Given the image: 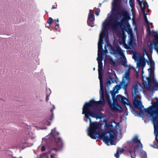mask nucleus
<instances>
[{"instance_id":"nucleus-40","label":"nucleus","mask_w":158,"mask_h":158,"mask_svg":"<svg viewBox=\"0 0 158 158\" xmlns=\"http://www.w3.org/2000/svg\"><path fill=\"white\" fill-rule=\"evenodd\" d=\"M94 15V10H89V14L88 15Z\"/></svg>"},{"instance_id":"nucleus-2","label":"nucleus","mask_w":158,"mask_h":158,"mask_svg":"<svg viewBox=\"0 0 158 158\" xmlns=\"http://www.w3.org/2000/svg\"><path fill=\"white\" fill-rule=\"evenodd\" d=\"M100 129H97L94 133H92L90 135V137L92 139H96L99 138L100 139H102L103 142L105 143H110L111 144H113L114 139L115 138V133L111 128L110 127H108V125L106 126V131L105 132H101Z\"/></svg>"},{"instance_id":"nucleus-6","label":"nucleus","mask_w":158,"mask_h":158,"mask_svg":"<svg viewBox=\"0 0 158 158\" xmlns=\"http://www.w3.org/2000/svg\"><path fill=\"white\" fill-rule=\"evenodd\" d=\"M144 110L152 117V122L153 125H158V106L152 108H145Z\"/></svg>"},{"instance_id":"nucleus-34","label":"nucleus","mask_w":158,"mask_h":158,"mask_svg":"<svg viewBox=\"0 0 158 158\" xmlns=\"http://www.w3.org/2000/svg\"><path fill=\"white\" fill-rule=\"evenodd\" d=\"M153 44L152 43H151L150 44L149 47L150 50V51L151 52H152L153 47Z\"/></svg>"},{"instance_id":"nucleus-44","label":"nucleus","mask_w":158,"mask_h":158,"mask_svg":"<svg viewBox=\"0 0 158 158\" xmlns=\"http://www.w3.org/2000/svg\"><path fill=\"white\" fill-rule=\"evenodd\" d=\"M134 0H129V3L131 7H132L133 4V2Z\"/></svg>"},{"instance_id":"nucleus-58","label":"nucleus","mask_w":158,"mask_h":158,"mask_svg":"<svg viewBox=\"0 0 158 158\" xmlns=\"http://www.w3.org/2000/svg\"><path fill=\"white\" fill-rule=\"evenodd\" d=\"M97 12L100 13V10L99 8H97L96 9Z\"/></svg>"},{"instance_id":"nucleus-10","label":"nucleus","mask_w":158,"mask_h":158,"mask_svg":"<svg viewBox=\"0 0 158 158\" xmlns=\"http://www.w3.org/2000/svg\"><path fill=\"white\" fill-rule=\"evenodd\" d=\"M55 140L56 143V145L59 149H61L63 146V141L60 138L55 137Z\"/></svg>"},{"instance_id":"nucleus-57","label":"nucleus","mask_w":158,"mask_h":158,"mask_svg":"<svg viewBox=\"0 0 158 158\" xmlns=\"http://www.w3.org/2000/svg\"><path fill=\"white\" fill-rule=\"evenodd\" d=\"M147 14H144V19H147Z\"/></svg>"},{"instance_id":"nucleus-13","label":"nucleus","mask_w":158,"mask_h":158,"mask_svg":"<svg viewBox=\"0 0 158 158\" xmlns=\"http://www.w3.org/2000/svg\"><path fill=\"white\" fill-rule=\"evenodd\" d=\"M150 62V66L151 68L149 69H148V70L149 71V70H150V77H147V80L148 82V83H149L150 82H151V79L150 78V76H151V73L153 71V69L152 68L154 67V64H155V63L154 61L152 60H149Z\"/></svg>"},{"instance_id":"nucleus-50","label":"nucleus","mask_w":158,"mask_h":158,"mask_svg":"<svg viewBox=\"0 0 158 158\" xmlns=\"http://www.w3.org/2000/svg\"><path fill=\"white\" fill-rule=\"evenodd\" d=\"M57 5L56 4V5H55V6L53 5L51 8V9L52 10L53 9L57 8Z\"/></svg>"},{"instance_id":"nucleus-12","label":"nucleus","mask_w":158,"mask_h":158,"mask_svg":"<svg viewBox=\"0 0 158 158\" xmlns=\"http://www.w3.org/2000/svg\"><path fill=\"white\" fill-rule=\"evenodd\" d=\"M146 64L145 59L144 57L139 58L138 62L137 63V67L143 68Z\"/></svg>"},{"instance_id":"nucleus-52","label":"nucleus","mask_w":158,"mask_h":158,"mask_svg":"<svg viewBox=\"0 0 158 158\" xmlns=\"http://www.w3.org/2000/svg\"><path fill=\"white\" fill-rule=\"evenodd\" d=\"M121 0H115V4L116 5L120 2Z\"/></svg>"},{"instance_id":"nucleus-59","label":"nucleus","mask_w":158,"mask_h":158,"mask_svg":"<svg viewBox=\"0 0 158 158\" xmlns=\"http://www.w3.org/2000/svg\"><path fill=\"white\" fill-rule=\"evenodd\" d=\"M135 112L136 113L139 115H140V113L138 111H135Z\"/></svg>"},{"instance_id":"nucleus-18","label":"nucleus","mask_w":158,"mask_h":158,"mask_svg":"<svg viewBox=\"0 0 158 158\" xmlns=\"http://www.w3.org/2000/svg\"><path fill=\"white\" fill-rule=\"evenodd\" d=\"M130 71L128 69L126 71L124 75V78H125L126 80L129 81H130Z\"/></svg>"},{"instance_id":"nucleus-26","label":"nucleus","mask_w":158,"mask_h":158,"mask_svg":"<svg viewBox=\"0 0 158 158\" xmlns=\"http://www.w3.org/2000/svg\"><path fill=\"white\" fill-rule=\"evenodd\" d=\"M98 76H99V79L100 80V83H102V80H103V76L102 73H100V71L99 70L98 72Z\"/></svg>"},{"instance_id":"nucleus-45","label":"nucleus","mask_w":158,"mask_h":158,"mask_svg":"<svg viewBox=\"0 0 158 158\" xmlns=\"http://www.w3.org/2000/svg\"><path fill=\"white\" fill-rule=\"evenodd\" d=\"M104 48H105V50L104 51L102 50V54H103V53L104 52V53H108V50L106 49V44L105 45Z\"/></svg>"},{"instance_id":"nucleus-3","label":"nucleus","mask_w":158,"mask_h":158,"mask_svg":"<svg viewBox=\"0 0 158 158\" xmlns=\"http://www.w3.org/2000/svg\"><path fill=\"white\" fill-rule=\"evenodd\" d=\"M127 85L126 81L123 80L121 83L120 85H116L113 87V90L111 91L110 94L111 95L112 99L113 100V103L112 105H111L110 108L111 110H119L118 108L119 107L120 109H122L121 107L118 105L117 102V100L115 97L116 94L118 93V90L121 88V86H122V88L123 89L125 90V91H126V87Z\"/></svg>"},{"instance_id":"nucleus-8","label":"nucleus","mask_w":158,"mask_h":158,"mask_svg":"<svg viewBox=\"0 0 158 158\" xmlns=\"http://www.w3.org/2000/svg\"><path fill=\"white\" fill-rule=\"evenodd\" d=\"M154 131V133L155 135L156 146H153L154 148H158V125H153Z\"/></svg>"},{"instance_id":"nucleus-48","label":"nucleus","mask_w":158,"mask_h":158,"mask_svg":"<svg viewBox=\"0 0 158 158\" xmlns=\"http://www.w3.org/2000/svg\"><path fill=\"white\" fill-rule=\"evenodd\" d=\"M56 25L55 26V28L56 30L59 27V24L58 23H56Z\"/></svg>"},{"instance_id":"nucleus-37","label":"nucleus","mask_w":158,"mask_h":158,"mask_svg":"<svg viewBox=\"0 0 158 158\" xmlns=\"http://www.w3.org/2000/svg\"><path fill=\"white\" fill-rule=\"evenodd\" d=\"M103 38L100 37L99 41L98 44H103Z\"/></svg>"},{"instance_id":"nucleus-47","label":"nucleus","mask_w":158,"mask_h":158,"mask_svg":"<svg viewBox=\"0 0 158 158\" xmlns=\"http://www.w3.org/2000/svg\"><path fill=\"white\" fill-rule=\"evenodd\" d=\"M55 131V129H54L52 130L50 133L52 134L53 136H54L55 134L54 132Z\"/></svg>"},{"instance_id":"nucleus-27","label":"nucleus","mask_w":158,"mask_h":158,"mask_svg":"<svg viewBox=\"0 0 158 158\" xmlns=\"http://www.w3.org/2000/svg\"><path fill=\"white\" fill-rule=\"evenodd\" d=\"M147 32L148 33L149 35H152V31H151L149 25H147Z\"/></svg>"},{"instance_id":"nucleus-49","label":"nucleus","mask_w":158,"mask_h":158,"mask_svg":"<svg viewBox=\"0 0 158 158\" xmlns=\"http://www.w3.org/2000/svg\"><path fill=\"white\" fill-rule=\"evenodd\" d=\"M145 22L147 24V25H149L150 22L148 21V19H144Z\"/></svg>"},{"instance_id":"nucleus-4","label":"nucleus","mask_w":158,"mask_h":158,"mask_svg":"<svg viewBox=\"0 0 158 158\" xmlns=\"http://www.w3.org/2000/svg\"><path fill=\"white\" fill-rule=\"evenodd\" d=\"M121 14L123 16V18L121 19V21L119 22L117 19H114L112 24V27L114 30H115L117 26H119L123 30L127 31V29L126 28L123 23L126 25L127 27H130V26L128 21L131 19V18L129 14L127 11H122Z\"/></svg>"},{"instance_id":"nucleus-56","label":"nucleus","mask_w":158,"mask_h":158,"mask_svg":"<svg viewBox=\"0 0 158 158\" xmlns=\"http://www.w3.org/2000/svg\"><path fill=\"white\" fill-rule=\"evenodd\" d=\"M46 124L47 125H50V124H51V123L49 121H47L46 122Z\"/></svg>"},{"instance_id":"nucleus-43","label":"nucleus","mask_w":158,"mask_h":158,"mask_svg":"<svg viewBox=\"0 0 158 158\" xmlns=\"http://www.w3.org/2000/svg\"><path fill=\"white\" fill-rule=\"evenodd\" d=\"M91 22L90 21H87L88 24L89 26H90L91 27H93L94 26L93 23H91Z\"/></svg>"},{"instance_id":"nucleus-1","label":"nucleus","mask_w":158,"mask_h":158,"mask_svg":"<svg viewBox=\"0 0 158 158\" xmlns=\"http://www.w3.org/2000/svg\"><path fill=\"white\" fill-rule=\"evenodd\" d=\"M102 103L103 102L101 100L99 101H96L92 99L89 102H86L83 106L82 114H85V117L89 119L90 123L89 127L88 129V134L89 136L92 133H94L97 129L101 128V124L97 122H92L89 116L97 119L101 118L102 115L94 112L93 109H94L98 105Z\"/></svg>"},{"instance_id":"nucleus-21","label":"nucleus","mask_w":158,"mask_h":158,"mask_svg":"<svg viewBox=\"0 0 158 158\" xmlns=\"http://www.w3.org/2000/svg\"><path fill=\"white\" fill-rule=\"evenodd\" d=\"M140 158H147L146 152L144 151L140 152Z\"/></svg>"},{"instance_id":"nucleus-60","label":"nucleus","mask_w":158,"mask_h":158,"mask_svg":"<svg viewBox=\"0 0 158 158\" xmlns=\"http://www.w3.org/2000/svg\"><path fill=\"white\" fill-rule=\"evenodd\" d=\"M54 20V21H56V23H58L59 20H58V19H56Z\"/></svg>"},{"instance_id":"nucleus-11","label":"nucleus","mask_w":158,"mask_h":158,"mask_svg":"<svg viewBox=\"0 0 158 158\" xmlns=\"http://www.w3.org/2000/svg\"><path fill=\"white\" fill-rule=\"evenodd\" d=\"M118 98L121 102L124 105H127V106H129L130 107H132V106L129 102L127 103L126 101H128V99L125 97L119 95H118Z\"/></svg>"},{"instance_id":"nucleus-23","label":"nucleus","mask_w":158,"mask_h":158,"mask_svg":"<svg viewBox=\"0 0 158 158\" xmlns=\"http://www.w3.org/2000/svg\"><path fill=\"white\" fill-rule=\"evenodd\" d=\"M153 42L154 47H156L157 46V45L158 44V37L155 38L153 41Z\"/></svg>"},{"instance_id":"nucleus-46","label":"nucleus","mask_w":158,"mask_h":158,"mask_svg":"<svg viewBox=\"0 0 158 158\" xmlns=\"http://www.w3.org/2000/svg\"><path fill=\"white\" fill-rule=\"evenodd\" d=\"M45 147L44 145H43L41 147V150L42 152L45 151Z\"/></svg>"},{"instance_id":"nucleus-42","label":"nucleus","mask_w":158,"mask_h":158,"mask_svg":"<svg viewBox=\"0 0 158 158\" xmlns=\"http://www.w3.org/2000/svg\"><path fill=\"white\" fill-rule=\"evenodd\" d=\"M48 153H44L40 155V158H42L43 157L46 156H47Z\"/></svg>"},{"instance_id":"nucleus-22","label":"nucleus","mask_w":158,"mask_h":158,"mask_svg":"<svg viewBox=\"0 0 158 158\" xmlns=\"http://www.w3.org/2000/svg\"><path fill=\"white\" fill-rule=\"evenodd\" d=\"M106 59L108 60L111 61L114 66H116L115 62L114 60H113L112 58L110 56L106 55Z\"/></svg>"},{"instance_id":"nucleus-28","label":"nucleus","mask_w":158,"mask_h":158,"mask_svg":"<svg viewBox=\"0 0 158 158\" xmlns=\"http://www.w3.org/2000/svg\"><path fill=\"white\" fill-rule=\"evenodd\" d=\"M102 62L100 61L98 63V70L100 71V70H102Z\"/></svg>"},{"instance_id":"nucleus-38","label":"nucleus","mask_w":158,"mask_h":158,"mask_svg":"<svg viewBox=\"0 0 158 158\" xmlns=\"http://www.w3.org/2000/svg\"><path fill=\"white\" fill-rule=\"evenodd\" d=\"M114 156L116 158H119V152L118 150H117V151L116 153L115 154Z\"/></svg>"},{"instance_id":"nucleus-32","label":"nucleus","mask_w":158,"mask_h":158,"mask_svg":"<svg viewBox=\"0 0 158 158\" xmlns=\"http://www.w3.org/2000/svg\"><path fill=\"white\" fill-rule=\"evenodd\" d=\"M112 79L111 78H109V79H107V81L106 83V86H107L108 84L110 85V84L111 83V81H112Z\"/></svg>"},{"instance_id":"nucleus-9","label":"nucleus","mask_w":158,"mask_h":158,"mask_svg":"<svg viewBox=\"0 0 158 158\" xmlns=\"http://www.w3.org/2000/svg\"><path fill=\"white\" fill-rule=\"evenodd\" d=\"M133 143H139L141 145V148H142V145L140 142V141L138 139V137L137 135H135L133 138L129 142V145L131 147H132L133 146Z\"/></svg>"},{"instance_id":"nucleus-15","label":"nucleus","mask_w":158,"mask_h":158,"mask_svg":"<svg viewBox=\"0 0 158 158\" xmlns=\"http://www.w3.org/2000/svg\"><path fill=\"white\" fill-rule=\"evenodd\" d=\"M135 40L134 36L133 35H131L130 37V40L128 42V44L130 47H132L133 45H135V44H136L135 43H134V41Z\"/></svg>"},{"instance_id":"nucleus-30","label":"nucleus","mask_w":158,"mask_h":158,"mask_svg":"<svg viewBox=\"0 0 158 158\" xmlns=\"http://www.w3.org/2000/svg\"><path fill=\"white\" fill-rule=\"evenodd\" d=\"M46 91L48 92V94H46V102H47L49 100L48 97H49L50 94H51V91L50 89H49L48 90H47Z\"/></svg>"},{"instance_id":"nucleus-41","label":"nucleus","mask_w":158,"mask_h":158,"mask_svg":"<svg viewBox=\"0 0 158 158\" xmlns=\"http://www.w3.org/2000/svg\"><path fill=\"white\" fill-rule=\"evenodd\" d=\"M141 8V10L142 11V12L143 13V15L144 14H146V13L145 12V8L143 7H142V6H140Z\"/></svg>"},{"instance_id":"nucleus-39","label":"nucleus","mask_w":158,"mask_h":158,"mask_svg":"<svg viewBox=\"0 0 158 158\" xmlns=\"http://www.w3.org/2000/svg\"><path fill=\"white\" fill-rule=\"evenodd\" d=\"M128 27V31L127 30V32L128 34H130V33H132V31L131 28H130V27Z\"/></svg>"},{"instance_id":"nucleus-63","label":"nucleus","mask_w":158,"mask_h":158,"mask_svg":"<svg viewBox=\"0 0 158 158\" xmlns=\"http://www.w3.org/2000/svg\"><path fill=\"white\" fill-rule=\"evenodd\" d=\"M106 98L107 99H110V97L109 96H106Z\"/></svg>"},{"instance_id":"nucleus-55","label":"nucleus","mask_w":158,"mask_h":158,"mask_svg":"<svg viewBox=\"0 0 158 158\" xmlns=\"http://www.w3.org/2000/svg\"><path fill=\"white\" fill-rule=\"evenodd\" d=\"M108 127H111V128L112 129V128H113V126L112 125V124H108Z\"/></svg>"},{"instance_id":"nucleus-53","label":"nucleus","mask_w":158,"mask_h":158,"mask_svg":"<svg viewBox=\"0 0 158 158\" xmlns=\"http://www.w3.org/2000/svg\"><path fill=\"white\" fill-rule=\"evenodd\" d=\"M139 2V4L140 6H142V2L140 0H136Z\"/></svg>"},{"instance_id":"nucleus-62","label":"nucleus","mask_w":158,"mask_h":158,"mask_svg":"<svg viewBox=\"0 0 158 158\" xmlns=\"http://www.w3.org/2000/svg\"><path fill=\"white\" fill-rule=\"evenodd\" d=\"M129 153L130 154V155H131H131H132V154H131V151L130 150H129Z\"/></svg>"},{"instance_id":"nucleus-25","label":"nucleus","mask_w":158,"mask_h":158,"mask_svg":"<svg viewBox=\"0 0 158 158\" xmlns=\"http://www.w3.org/2000/svg\"><path fill=\"white\" fill-rule=\"evenodd\" d=\"M140 146L141 147V145H140V144L138 143L134 147V149L135 152H137L138 151Z\"/></svg>"},{"instance_id":"nucleus-61","label":"nucleus","mask_w":158,"mask_h":158,"mask_svg":"<svg viewBox=\"0 0 158 158\" xmlns=\"http://www.w3.org/2000/svg\"><path fill=\"white\" fill-rule=\"evenodd\" d=\"M99 13H99V12H96V13H95V15L97 16H98L99 15Z\"/></svg>"},{"instance_id":"nucleus-14","label":"nucleus","mask_w":158,"mask_h":158,"mask_svg":"<svg viewBox=\"0 0 158 158\" xmlns=\"http://www.w3.org/2000/svg\"><path fill=\"white\" fill-rule=\"evenodd\" d=\"M100 90L102 92V94L101 98H100V100H101V101H102L103 103L104 102V101H105V99L104 98V94L103 90V87L102 85V83H100Z\"/></svg>"},{"instance_id":"nucleus-7","label":"nucleus","mask_w":158,"mask_h":158,"mask_svg":"<svg viewBox=\"0 0 158 158\" xmlns=\"http://www.w3.org/2000/svg\"><path fill=\"white\" fill-rule=\"evenodd\" d=\"M110 49L111 52L113 54L121 55L122 53V50L119 46L111 47Z\"/></svg>"},{"instance_id":"nucleus-64","label":"nucleus","mask_w":158,"mask_h":158,"mask_svg":"<svg viewBox=\"0 0 158 158\" xmlns=\"http://www.w3.org/2000/svg\"><path fill=\"white\" fill-rule=\"evenodd\" d=\"M131 158H134V157H133L132 156V155H131Z\"/></svg>"},{"instance_id":"nucleus-19","label":"nucleus","mask_w":158,"mask_h":158,"mask_svg":"<svg viewBox=\"0 0 158 158\" xmlns=\"http://www.w3.org/2000/svg\"><path fill=\"white\" fill-rule=\"evenodd\" d=\"M155 99L156 100V101L154 102H152L151 104H152V105L151 106L148 108H152L158 106V98H155Z\"/></svg>"},{"instance_id":"nucleus-29","label":"nucleus","mask_w":158,"mask_h":158,"mask_svg":"<svg viewBox=\"0 0 158 158\" xmlns=\"http://www.w3.org/2000/svg\"><path fill=\"white\" fill-rule=\"evenodd\" d=\"M54 22V20L51 17H49L47 20V23L50 25H51Z\"/></svg>"},{"instance_id":"nucleus-24","label":"nucleus","mask_w":158,"mask_h":158,"mask_svg":"<svg viewBox=\"0 0 158 158\" xmlns=\"http://www.w3.org/2000/svg\"><path fill=\"white\" fill-rule=\"evenodd\" d=\"M94 15H88V19L90 22H92L94 20Z\"/></svg>"},{"instance_id":"nucleus-16","label":"nucleus","mask_w":158,"mask_h":158,"mask_svg":"<svg viewBox=\"0 0 158 158\" xmlns=\"http://www.w3.org/2000/svg\"><path fill=\"white\" fill-rule=\"evenodd\" d=\"M108 25V24L107 23H106L104 25L103 27L102 30V31L100 35V37H102V38H103L106 35V33L105 32V30L107 29H106V27Z\"/></svg>"},{"instance_id":"nucleus-33","label":"nucleus","mask_w":158,"mask_h":158,"mask_svg":"<svg viewBox=\"0 0 158 158\" xmlns=\"http://www.w3.org/2000/svg\"><path fill=\"white\" fill-rule=\"evenodd\" d=\"M102 56L101 55V54H100V55L99 56H98V58H97V60L98 61V63L99 61H101L102 62Z\"/></svg>"},{"instance_id":"nucleus-31","label":"nucleus","mask_w":158,"mask_h":158,"mask_svg":"<svg viewBox=\"0 0 158 158\" xmlns=\"http://www.w3.org/2000/svg\"><path fill=\"white\" fill-rule=\"evenodd\" d=\"M123 45H124V48L125 49H131V48L132 47H130V46L128 44H126L125 43L123 44Z\"/></svg>"},{"instance_id":"nucleus-17","label":"nucleus","mask_w":158,"mask_h":158,"mask_svg":"<svg viewBox=\"0 0 158 158\" xmlns=\"http://www.w3.org/2000/svg\"><path fill=\"white\" fill-rule=\"evenodd\" d=\"M102 44H98V56H99L101 54V55H102Z\"/></svg>"},{"instance_id":"nucleus-5","label":"nucleus","mask_w":158,"mask_h":158,"mask_svg":"<svg viewBox=\"0 0 158 158\" xmlns=\"http://www.w3.org/2000/svg\"><path fill=\"white\" fill-rule=\"evenodd\" d=\"M138 87V84H135L132 88V94L134 96L135 98V99L133 101V105L135 108L139 109L140 112L143 113V111L142 108H144V106L142 105L141 101L137 99V98H140L141 97Z\"/></svg>"},{"instance_id":"nucleus-20","label":"nucleus","mask_w":158,"mask_h":158,"mask_svg":"<svg viewBox=\"0 0 158 158\" xmlns=\"http://www.w3.org/2000/svg\"><path fill=\"white\" fill-rule=\"evenodd\" d=\"M54 150L55 151V153H54L50 155L51 158H57L56 157L57 156V149L55 148H53L51 150Z\"/></svg>"},{"instance_id":"nucleus-35","label":"nucleus","mask_w":158,"mask_h":158,"mask_svg":"<svg viewBox=\"0 0 158 158\" xmlns=\"http://www.w3.org/2000/svg\"><path fill=\"white\" fill-rule=\"evenodd\" d=\"M152 34H153L155 38L158 37V33L153 31H152Z\"/></svg>"},{"instance_id":"nucleus-36","label":"nucleus","mask_w":158,"mask_h":158,"mask_svg":"<svg viewBox=\"0 0 158 158\" xmlns=\"http://www.w3.org/2000/svg\"><path fill=\"white\" fill-rule=\"evenodd\" d=\"M143 4L144 6V7L145 8L148 7V6L147 2L146 1L143 2Z\"/></svg>"},{"instance_id":"nucleus-54","label":"nucleus","mask_w":158,"mask_h":158,"mask_svg":"<svg viewBox=\"0 0 158 158\" xmlns=\"http://www.w3.org/2000/svg\"><path fill=\"white\" fill-rule=\"evenodd\" d=\"M154 49L156 51L158 54V46H157V47H154Z\"/></svg>"},{"instance_id":"nucleus-51","label":"nucleus","mask_w":158,"mask_h":158,"mask_svg":"<svg viewBox=\"0 0 158 158\" xmlns=\"http://www.w3.org/2000/svg\"><path fill=\"white\" fill-rule=\"evenodd\" d=\"M118 150V152H123L124 151V148H120Z\"/></svg>"}]
</instances>
